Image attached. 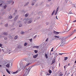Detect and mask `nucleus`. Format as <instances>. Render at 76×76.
Here are the masks:
<instances>
[{
	"mask_svg": "<svg viewBox=\"0 0 76 76\" xmlns=\"http://www.w3.org/2000/svg\"><path fill=\"white\" fill-rule=\"evenodd\" d=\"M26 63V61L25 60H23L21 61L20 64V68L23 70H24L26 66H28L30 64V63H28V64H26V65H25Z\"/></svg>",
	"mask_w": 76,
	"mask_h": 76,
	"instance_id": "obj_1",
	"label": "nucleus"
},
{
	"mask_svg": "<svg viewBox=\"0 0 76 76\" xmlns=\"http://www.w3.org/2000/svg\"><path fill=\"white\" fill-rule=\"evenodd\" d=\"M69 36H70L66 37H64L62 39H61L62 42L61 45L59 46L60 47H63V46L64 45V44L65 43H66V39H67V38H69Z\"/></svg>",
	"mask_w": 76,
	"mask_h": 76,
	"instance_id": "obj_2",
	"label": "nucleus"
},
{
	"mask_svg": "<svg viewBox=\"0 0 76 76\" xmlns=\"http://www.w3.org/2000/svg\"><path fill=\"white\" fill-rule=\"evenodd\" d=\"M31 68H32V67L30 66L28 67V69H26V70H25L26 72L25 74H24V76H27V75H28V74H29V72H30V70H31Z\"/></svg>",
	"mask_w": 76,
	"mask_h": 76,
	"instance_id": "obj_3",
	"label": "nucleus"
},
{
	"mask_svg": "<svg viewBox=\"0 0 76 76\" xmlns=\"http://www.w3.org/2000/svg\"><path fill=\"white\" fill-rule=\"evenodd\" d=\"M33 57L32 55L28 59V61H31V60H32V59H33Z\"/></svg>",
	"mask_w": 76,
	"mask_h": 76,
	"instance_id": "obj_4",
	"label": "nucleus"
},
{
	"mask_svg": "<svg viewBox=\"0 0 76 76\" xmlns=\"http://www.w3.org/2000/svg\"><path fill=\"white\" fill-rule=\"evenodd\" d=\"M6 53H8L9 54H10V53H12V51L10 50H9L8 48H7V49Z\"/></svg>",
	"mask_w": 76,
	"mask_h": 76,
	"instance_id": "obj_5",
	"label": "nucleus"
},
{
	"mask_svg": "<svg viewBox=\"0 0 76 76\" xmlns=\"http://www.w3.org/2000/svg\"><path fill=\"white\" fill-rule=\"evenodd\" d=\"M28 22H27L28 24H30V23H31L32 22V20L31 19H29L28 20Z\"/></svg>",
	"mask_w": 76,
	"mask_h": 76,
	"instance_id": "obj_6",
	"label": "nucleus"
},
{
	"mask_svg": "<svg viewBox=\"0 0 76 76\" xmlns=\"http://www.w3.org/2000/svg\"><path fill=\"white\" fill-rule=\"evenodd\" d=\"M18 17H19V15H17L16 16L14 20V21H16L17 19H18Z\"/></svg>",
	"mask_w": 76,
	"mask_h": 76,
	"instance_id": "obj_7",
	"label": "nucleus"
},
{
	"mask_svg": "<svg viewBox=\"0 0 76 76\" xmlns=\"http://www.w3.org/2000/svg\"><path fill=\"white\" fill-rule=\"evenodd\" d=\"M55 61H56L55 59H53L52 60V62L51 63V65H53L55 63Z\"/></svg>",
	"mask_w": 76,
	"mask_h": 76,
	"instance_id": "obj_8",
	"label": "nucleus"
},
{
	"mask_svg": "<svg viewBox=\"0 0 76 76\" xmlns=\"http://www.w3.org/2000/svg\"><path fill=\"white\" fill-rule=\"evenodd\" d=\"M2 35H8V33L6 32H3V34H2Z\"/></svg>",
	"mask_w": 76,
	"mask_h": 76,
	"instance_id": "obj_9",
	"label": "nucleus"
},
{
	"mask_svg": "<svg viewBox=\"0 0 76 76\" xmlns=\"http://www.w3.org/2000/svg\"><path fill=\"white\" fill-rule=\"evenodd\" d=\"M38 54H37L36 55H35V56H33V58H37V57H38Z\"/></svg>",
	"mask_w": 76,
	"mask_h": 76,
	"instance_id": "obj_10",
	"label": "nucleus"
},
{
	"mask_svg": "<svg viewBox=\"0 0 76 76\" xmlns=\"http://www.w3.org/2000/svg\"><path fill=\"white\" fill-rule=\"evenodd\" d=\"M63 75V74H62L61 72H60L59 74V76H62Z\"/></svg>",
	"mask_w": 76,
	"mask_h": 76,
	"instance_id": "obj_11",
	"label": "nucleus"
},
{
	"mask_svg": "<svg viewBox=\"0 0 76 76\" xmlns=\"http://www.w3.org/2000/svg\"><path fill=\"white\" fill-rule=\"evenodd\" d=\"M6 71L7 72V73H9V74H10V72L9 71V70L7 69H6Z\"/></svg>",
	"mask_w": 76,
	"mask_h": 76,
	"instance_id": "obj_12",
	"label": "nucleus"
},
{
	"mask_svg": "<svg viewBox=\"0 0 76 76\" xmlns=\"http://www.w3.org/2000/svg\"><path fill=\"white\" fill-rule=\"evenodd\" d=\"M68 59V57H64V61H65L66 60H67V59Z\"/></svg>",
	"mask_w": 76,
	"mask_h": 76,
	"instance_id": "obj_13",
	"label": "nucleus"
},
{
	"mask_svg": "<svg viewBox=\"0 0 76 76\" xmlns=\"http://www.w3.org/2000/svg\"><path fill=\"white\" fill-rule=\"evenodd\" d=\"M6 66L7 67L9 68L10 67V63H9V64H8Z\"/></svg>",
	"mask_w": 76,
	"mask_h": 76,
	"instance_id": "obj_14",
	"label": "nucleus"
},
{
	"mask_svg": "<svg viewBox=\"0 0 76 76\" xmlns=\"http://www.w3.org/2000/svg\"><path fill=\"white\" fill-rule=\"evenodd\" d=\"M74 32H74V31H72V34L70 35H69L68 36V37H69H69H70V36H71V35H72L73 34H74Z\"/></svg>",
	"mask_w": 76,
	"mask_h": 76,
	"instance_id": "obj_15",
	"label": "nucleus"
},
{
	"mask_svg": "<svg viewBox=\"0 0 76 76\" xmlns=\"http://www.w3.org/2000/svg\"><path fill=\"white\" fill-rule=\"evenodd\" d=\"M18 38V36L16 35L14 39H17V38Z\"/></svg>",
	"mask_w": 76,
	"mask_h": 76,
	"instance_id": "obj_16",
	"label": "nucleus"
},
{
	"mask_svg": "<svg viewBox=\"0 0 76 76\" xmlns=\"http://www.w3.org/2000/svg\"><path fill=\"white\" fill-rule=\"evenodd\" d=\"M33 48H36L37 49L39 48V46H35L33 47Z\"/></svg>",
	"mask_w": 76,
	"mask_h": 76,
	"instance_id": "obj_17",
	"label": "nucleus"
},
{
	"mask_svg": "<svg viewBox=\"0 0 76 76\" xmlns=\"http://www.w3.org/2000/svg\"><path fill=\"white\" fill-rule=\"evenodd\" d=\"M8 18L9 19H11L12 18H13V16H12V15H11L8 17Z\"/></svg>",
	"mask_w": 76,
	"mask_h": 76,
	"instance_id": "obj_18",
	"label": "nucleus"
},
{
	"mask_svg": "<svg viewBox=\"0 0 76 76\" xmlns=\"http://www.w3.org/2000/svg\"><path fill=\"white\" fill-rule=\"evenodd\" d=\"M34 52L35 53H36V54H37V53H38V51L37 50H34Z\"/></svg>",
	"mask_w": 76,
	"mask_h": 76,
	"instance_id": "obj_19",
	"label": "nucleus"
},
{
	"mask_svg": "<svg viewBox=\"0 0 76 76\" xmlns=\"http://www.w3.org/2000/svg\"><path fill=\"white\" fill-rule=\"evenodd\" d=\"M18 48H22V46L19 45L18 46Z\"/></svg>",
	"mask_w": 76,
	"mask_h": 76,
	"instance_id": "obj_20",
	"label": "nucleus"
},
{
	"mask_svg": "<svg viewBox=\"0 0 76 76\" xmlns=\"http://www.w3.org/2000/svg\"><path fill=\"white\" fill-rule=\"evenodd\" d=\"M55 12H56V11H55V10L53 11V12H52V15H54V14Z\"/></svg>",
	"mask_w": 76,
	"mask_h": 76,
	"instance_id": "obj_21",
	"label": "nucleus"
},
{
	"mask_svg": "<svg viewBox=\"0 0 76 76\" xmlns=\"http://www.w3.org/2000/svg\"><path fill=\"white\" fill-rule=\"evenodd\" d=\"M55 38H60V37L57 36H54Z\"/></svg>",
	"mask_w": 76,
	"mask_h": 76,
	"instance_id": "obj_22",
	"label": "nucleus"
},
{
	"mask_svg": "<svg viewBox=\"0 0 76 76\" xmlns=\"http://www.w3.org/2000/svg\"><path fill=\"white\" fill-rule=\"evenodd\" d=\"M28 45V43L26 42H25L24 44V46H26Z\"/></svg>",
	"mask_w": 76,
	"mask_h": 76,
	"instance_id": "obj_23",
	"label": "nucleus"
},
{
	"mask_svg": "<svg viewBox=\"0 0 76 76\" xmlns=\"http://www.w3.org/2000/svg\"><path fill=\"white\" fill-rule=\"evenodd\" d=\"M45 57L46 58H48V56H47V54H45Z\"/></svg>",
	"mask_w": 76,
	"mask_h": 76,
	"instance_id": "obj_24",
	"label": "nucleus"
},
{
	"mask_svg": "<svg viewBox=\"0 0 76 76\" xmlns=\"http://www.w3.org/2000/svg\"><path fill=\"white\" fill-rule=\"evenodd\" d=\"M28 13L26 14L25 15V17H28Z\"/></svg>",
	"mask_w": 76,
	"mask_h": 76,
	"instance_id": "obj_25",
	"label": "nucleus"
},
{
	"mask_svg": "<svg viewBox=\"0 0 76 76\" xmlns=\"http://www.w3.org/2000/svg\"><path fill=\"white\" fill-rule=\"evenodd\" d=\"M28 4H29V2H27L26 4H25V6H27Z\"/></svg>",
	"mask_w": 76,
	"mask_h": 76,
	"instance_id": "obj_26",
	"label": "nucleus"
},
{
	"mask_svg": "<svg viewBox=\"0 0 76 76\" xmlns=\"http://www.w3.org/2000/svg\"><path fill=\"white\" fill-rule=\"evenodd\" d=\"M49 73L51 74V73H52V71H51V70H49Z\"/></svg>",
	"mask_w": 76,
	"mask_h": 76,
	"instance_id": "obj_27",
	"label": "nucleus"
},
{
	"mask_svg": "<svg viewBox=\"0 0 76 76\" xmlns=\"http://www.w3.org/2000/svg\"><path fill=\"white\" fill-rule=\"evenodd\" d=\"M25 34V32L23 31H22L20 32L21 34Z\"/></svg>",
	"mask_w": 76,
	"mask_h": 76,
	"instance_id": "obj_28",
	"label": "nucleus"
},
{
	"mask_svg": "<svg viewBox=\"0 0 76 76\" xmlns=\"http://www.w3.org/2000/svg\"><path fill=\"white\" fill-rule=\"evenodd\" d=\"M21 26H22V24H20L19 25V27H21Z\"/></svg>",
	"mask_w": 76,
	"mask_h": 76,
	"instance_id": "obj_29",
	"label": "nucleus"
},
{
	"mask_svg": "<svg viewBox=\"0 0 76 76\" xmlns=\"http://www.w3.org/2000/svg\"><path fill=\"white\" fill-rule=\"evenodd\" d=\"M9 38H10V39H12L13 38V37H12L10 35L9 37Z\"/></svg>",
	"mask_w": 76,
	"mask_h": 76,
	"instance_id": "obj_30",
	"label": "nucleus"
},
{
	"mask_svg": "<svg viewBox=\"0 0 76 76\" xmlns=\"http://www.w3.org/2000/svg\"><path fill=\"white\" fill-rule=\"evenodd\" d=\"M4 8L5 9H6V7H7V5H5V6H4Z\"/></svg>",
	"mask_w": 76,
	"mask_h": 76,
	"instance_id": "obj_31",
	"label": "nucleus"
},
{
	"mask_svg": "<svg viewBox=\"0 0 76 76\" xmlns=\"http://www.w3.org/2000/svg\"><path fill=\"white\" fill-rule=\"evenodd\" d=\"M20 69H19L17 71V73H19V72H20Z\"/></svg>",
	"mask_w": 76,
	"mask_h": 76,
	"instance_id": "obj_32",
	"label": "nucleus"
},
{
	"mask_svg": "<svg viewBox=\"0 0 76 76\" xmlns=\"http://www.w3.org/2000/svg\"><path fill=\"white\" fill-rule=\"evenodd\" d=\"M45 24H46V25H48V24H49V23L46 22L45 23Z\"/></svg>",
	"mask_w": 76,
	"mask_h": 76,
	"instance_id": "obj_33",
	"label": "nucleus"
},
{
	"mask_svg": "<svg viewBox=\"0 0 76 76\" xmlns=\"http://www.w3.org/2000/svg\"><path fill=\"white\" fill-rule=\"evenodd\" d=\"M7 2H8V3H11L12 2V1H7Z\"/></svg>",
	"mask_w": 76,
	"mask_h": 76,
	"instance_id": "obj_34",
	"label": "nucleus"
},
{
	"mask_svg": "<svg viewBox=\"0 0 76 76\" xmlns=\"http://www.w3.org/2000/svg\"><path fill=\"white\" fill-rule=\"evenodd\" d=\"M37 37V35H36L33 38V39H35V38H36Z\"/></svg>",
	"mask_w": 76,
	"mask_h": 76,
	"instance_id": "obj_35",
	"label": "nucleus"
},
{
	"mask_svg": "<svg viewBox=\"0 0 76 76\" xmlns=\"http://www.w3.org/2000/svg\"><path fill=\"white\" fill-rule=\"evenodd\" d=\"M30 41L31 42H32V39L31 38V39H30Z\"/></svg>",
	"mask_w": 76,
	"mask_h": 76,
	"instance_id": "obj_36",
	"label": "nucleus"
},
{
	"mask_svg": "<svg viewBox=\"0 0 76 76\" xmlns=\"http://www.w3.org/2000/svg\"><path fill=\"white\" fill-rule=\"evenodd\" d=\"M8 26V24L7 23L5 25V26L6 27H7V26Z\"/></svg>",
	"mask_w": 76,
	"mask_h": 76,
	"instance_id": "obj_37",
	"label": "nucleus"
},
{
	"mask_svg": "<svg viewBox=\"0 0 76 76\" xmlns=\"http://www.w3.org/2000/svg\"><path fill=\"white\" fill-rule=\"evenodd\" d=\"M57 12H58V11H56L55 14V15H57Z\"/></svg>",
	"mask_w": 76,
	"mask_h": 76,
	"instance_id": "obj_38",
	"label": "nucleus"
},
{
	"mask_svg": "<svg viewBox=\"0 0 76 76\" xmlns=\"http://www.w3.org/2000/svg\"><path fill=\"white\" fill-rule=\"evenodd\" d=\"M18 73V72H17V71H16V72H13V74H15L16 73Z\"/></svg>",
	"mask_w": 76,
	"mask_h": 76,
	"instance_id": "obj_39",
	"label": "nucleus"
},
{
	"mask_svg": "<svg viewBox=\"0 0 76 76\" xmlns=\"http://www.w3.org/2000/svg\"><path fill=\"white\" fill-rule=\"evenodd\" d=\"M65 54V53H59V55H62V54Z\"/></svg>",
	"mask_w": 76,
	"mask_h": 76,
	"instance_id": "obj_40",
	"label": "nucleus"
},
{
	"mask_svg": "<svg viewBox=\"0 0 76 76\" xmlns=\"http://www.w3.org/2000/svg\"><path fill=\"white\" fill-rule=\"evenodd\" d=\"M57 31H54V34H57Z\"/></svg>",
	"mask_w": 76,
	"mask_h": 76,
	"instance_id": "obj_41",
	"label": "nucleus"
},
{
	"mask_svg": "<svg viewBox=\"0 0 76 76\" xmlns=\"http://www.w3.org/2000/svg\"><path fill=\"white\" fill-rule=\"evenodd\" d=\"M34 4H35V3H34V2H33L32 3V4H31V5L32 6H34Z\"/></svg>",
	"mask_w": 76,
	"mask_h": 76,
	"instance_id": "obj_42",
	"label": "nucleus"
},
{
	"mask_svg": "<svg viewBox=\"0 0 76 76\" xmlns=\"http://www.w3.org/2000/svg\"><path fill=\"white\" fill-rule=\"evenodd\" d=\"M50 75H51V74H49V73H48L46 74V75H47V76H50Z\"/></svg>",
	"mask_w": 76,
	"mask_h": 76,
	"instance_id": "obj_43",
	"label": "nucleus"
},
{
	"mask_svg": "<svg viewBox=\"0 0 76 76\" xmlns=\"http://www.w3.org/2000/svg\"><path fill=\"white\" fill-rule=\"evenodd\" d=\"M4 39H5V40H6V39H7V37H5L4 38Z\"/></svg>",
	"mask_w": 76,
	"mask_h": 76,
	"instance_id": "obj_44",
	"label": "nucleus"
},
{
	"mask_svg": "<svg viewBox=\"0 0 76 76\" xmlns=\"http://www.w3.org/2000/svg\"><path fill=\"white\" fill-rule=\"evenodd\" d=\"M59 7H58L57 8V11L58 12V8H59Z\"/></svg>",
	"mask_w": 76,
	"mask_h": 76,
	"instance_id": "obj_45",
	"label": "nucleus"
},
{
	"mask_svg": "<svg viewBox=\"0 0 76 76\" xmlns=\"http://www.w3.org/2000/svg\"><path fill=\"white\" fill-rule=\"evenodd\" d=\"M2 46V44L0 43V47L2 48L1 47Z\"/></svg>",
	"mask_w": 76,
	"mask_h": 76,
	"instance_id": "obj_46",
	"label": "nucleus"
},
{
	"mask_svg": "<svg viewBox=\"0 0 76 76\" xmlns=\"http://www.w3.org/2000/svg\"><path fill=\"white\" fill-rule=\"evenodd\" d=\"M53 50H54V48H52L51 50V51H53Z\"/></svg>",
	"mask_w": 76,
	"mask_h": 76,
	"instance_id": "obj_47",
	"label": "nucleus"
},
{
	"mask_svg": "<svg viewBox=\"0 0 76 76\" xmlns=\"http://www.w3.org/2000/svg\"><path fill=\"white\" fill-rule=\"evenodd\" d=\"M69 13V14H73V13H72V12H71V11H70Z\"/></svg>",
	"mask_w": 76,
	"mask_h": 76,
	"instance_id": "obj_48",
	"label": "nucleus"
},
{
	"mask_svg": "<svg viewBox=\"0 0 76 76\" xmlns=\"http://www.w3.org/2000/svg\"><path fill=\"white\" fill-rule=\"evenodd\" d=\"M25 23H27V20H26L24 22Z\"/></svg>",
	"mask_w": 76,
	"mask_h": 76,
	"instance_id": "obj_49",
	"label": "nucleus"
},
{
	"mask_svg": "<svg viewBox=\"0 0 76 76\" xmlns=\"http://www.w3.org/2000/svg\"><path fill=\"white\" fill-rule=\"evenodd\" d=\"M74 32H76V29H74Z\"/></svg>",
	"mask_w": 76,
	"mask_h": 76,
	"instance_id": "obj_50",
	"label": "nucleus"
},
{
	"mask_svg": "<svg viewBox=\"0 0 76 76\" xmlns=\"http://www.w3.org/2000/svg\"><path fill=\"white\" fill-rule=\"evenodd\" d=\"M54 39H53V38H52V41H53V40H54Z\"/></svg>",
	"mask_w": 76,
	"mask_h": 76,
	"instance_id": "obj_51",
	"label": "nucleus"
},
{
	"mask_svg": "<svg viewBox=\"0 0 76 76\" xmlns=\"http://www.w3.org/2000/svg\"><path fill=\"white\" fill-rule=\"evenodd\" d=\"M56 34H59V32H56Z\"/></svg>",
	"mask_w": 76,
	"mask_h": 76,
	"instance_id": "obj_52",
	"label": "nucleus"
},
{
	"mask_svg": "<svg viewBox=\"0 0 76 76\" xmlns=\"http://www.w3.org/2000/svg\"><path fill=\"white\" fill-rule=\"evenodd\" d=\"M60 65H61L60 63H59V67H60Z\"/></svg>",
	"mask_w": 76,
	"mask_h": 76,
	"instance_id": "obj_53",
	"label": "nucleus"
},
{
	"mask_svg": "<svg viewBox=\"0 0 76 76\" xmlns=\"http://www.w3.org/2000/svg\"><path fill=\"white\" fill-rule=\"evenodd\" d=\"M38 19H40V17H39L37 18Z\"/></svg>",
	"mask_w": 76,
	"mask_h": 76,
	"instance_id": "obj_54",
	"label": "nucleus"
},
{
	"mask_svg": "<svg viewBox=\"0 0 76 76\" xmlns=\"http://www.w3.org/2000/svg\"><path fill=\"white\" fill-rule=\"evenodd\" d=\"M56 18L57 19H58V18H57V16H56Z\"/></svg>",
	"mask_w": 76,
	"mask_h": 76,
	"instance_id": "obj_55",
	"label": "nucleus"
},
{
	"mask_svg": "<svg viewBox=\"0 0 76 76\" xmlns=\"http://www.w3.org/2000/svg\"><path fill=\"white\" fill-rule=\"evenodd\" d=\"M3 4L2 3H1V4H0V6H1V5H2Z\"/></svg>",
	"mask_w": 76,
	"mask_h": 76,
	"instance_id": "obj_56",
	"label": "nucleus"
},
{
	"mask_svg": "<svg viewBox=\"0 0 76 76\" xmlns=\"http://www.w3.org/2000/svg\"><path fill=\"white\" fill-rule=\"evenodd\" d=\"M1 37H2V35H0V38H1Z\"/></svg>",
	"mask_w": 76,
	"mask_h": 76,
	"instance_id": "obj_57",
	"label": "nucleus"
},
{
	"mask_svg": "<svg viewBox=\"0 0 76 76\" xmlns=\"http://www.w3.org/2000/svg\"><path fill=\"white\" fill-rule=\"evenodd\" d=\"M48 39L47 38V39L46 40V41H48Z\"/></svg>",
	"mask_w": 76,
	"mask_h": 76,
	"instance_id": "obj_58",
	"label": "nucleus"
},
{
	"mask_svg": "<svg viewBox=\"0 0 76 76\" xmlns=\"http://www.w3.org/2000/svg\"><path fill=\"white\" fill-rule=\"evenodd\" d=\"M74 22H76V20L73 21Z\"/></svg>",
	"mask_w": 76,
	"mask_h": 76,
	"instance_id": "obj_59",
	"label": "nucleus"
},
{
	"mask_svg": "<svg viewBox=\"0 0 76 76\" xmlns=\"http://www.w3.org/2000/svg\"><path fill=\"white\" fill-rule=\"evenodd\" d=\"M15 28H13L12 29V30H15Z\"/></svg>",
	"mask_w": 76,
	"mask_h": 76,
	"instance_id": "obj_60",
	"label": "nucleus"
},
{
	"mask_svg": "<svg viewBox=\"0 0 76 76\" xmlns=\"http://www.w3.org/2000/svg\"><path fill=\"white\" fill-rule=\"evenodd\" d=\"M55 54H56V55H57V53H55Z\"/></svg>",
	"mask_w": 76,
	"mask_h": 76,
	"instance_id": "obj_61",
	"label": "nucleus"
},
{
	"mask_svg": "<svg viewBox=\"0 0 76 76\" xmlns=\"http://www.w3.org/2000/svg\"><path fill=\"white\" fill-rule=\"evenodd\" d=\"M15 12H17V10H15Z\"/></svg>",
	"mask_w": 76,
	"mask_h": 76,
	"instance_id": "obj_62",
	"label": "nucleus"
},
{
	"mask_svg": "<svg viewBox=\"0 0 76 76\" xmlns=\"http://www.w3.org/2000/svg\"><path fill=\"white\" fill-rule=\"evenodd\" d=\"M64 69H65L66 68V66H64Z\"/></svg>",
	"mask_w": 76,
	"mask_h": 76,
	"instance_id": "obj_63",
	"label": "nucleus"
},
{
	"mask_svg": "<svg viewBox=\"0 0 76 76\" xmlns=\"http://www.w3.org/2000/svg\"><path fill=\"white\" fill-rule=\"evenodd\" d=\"M51 0H48V1H51Z\"/></svg>",
	"mask_w": 76,
	"mask_h": 76,
	"instance_id": "obj_64",
	"label": "nucleus"
}]
</instances>
